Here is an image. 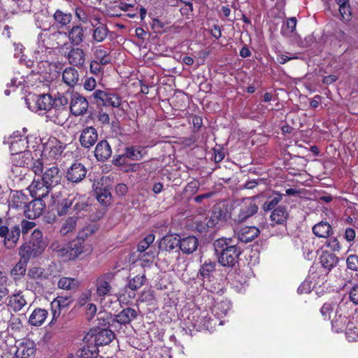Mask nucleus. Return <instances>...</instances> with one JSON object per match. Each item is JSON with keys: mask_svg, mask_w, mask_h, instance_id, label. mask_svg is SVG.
Instances as JSON below:
<instances>
[{"mask_svg": "<svg viewBox=\"0 0 358 358\" xmlns=\"http://www.w3.org/2000/svg\"><path fill=\"white\" fill-rule=\"evenodd\" d=\"M43 31L38 36L37 47L34 55L36 62H50L55 56V49L62 45V41L65 39L66 34L60 31L50 34L45 27L36 24Z\"/></svg>", "mask_w": 358, "mask_h": 358, "instance_id": "f257e3e1", "label": "nucleus"}, {"mask_svg": "<svg viewBox=\"0 0 358 358\" xmlns=\"http://www.w3.org/2000/svg\"><path fill=\"white\" fill-rule=\"evenodd\" d=\"M213 245L215 253L219 256V262L224 266H233L241 253L234 238H218Z\"/></svg>", "mask_w": 358, "mask_h": 358, "instance_id": "f03ea898", "label": "nucleus"}, {"mask_svg": "<svg viewBox=\"0 0 358 358\" xmlns=\"http://www.w3.org/2000/svg\"><path fill=\"white\" fill-rule=\"evenodd\" d=\"M46 246L47 243L43 238L42 232L38 229H35L31 234L30 241L20 246L19 255L29 259L42 254Z\"/></svg>", "mask_w": 358, "mask_h": 358, "instance_id": "7ed1b4c3", "label": "nucleus"}, {"mask_svg": "<svg viewBox=\"0 0 358 358\" xmlns=\"http://www.w3.org/2000/svg\"><path fill=\"white\" fill-rule=\"evenodd\" d=\"M219 321L211 318L208 310L199 308L192 309L187 316V324L197 330H210L214 328Z\"/></svg>", "mask_w": 358, "mask_h": 358, "instance_id": "20e7f679", "label": "nucleus"}, {"mask_svg": "<svg viewBox=\"0 0 358 358\" xmlns=\"http://www.w3.org/2000/svg\"><path fill=\"white\" fill-rule=\"evenodd\" d=\"M34 156L31 152L27 151L11 157V162L16 167L30 168L36 175H41L45 169L43 159H38L34 161Z\"/></svg>", "mask_w": 358, "mask_h": 358, "instance_id": "39448f33", "label": "nucleus"}, {"mask_svg": "<svg viewBox=\"0 0 358 358\" xmlns=\"http://www.w3.org/2000/svg\"><path fill=\"white\" fill-rule=\"evenodd\" d=\"M94 232V230L93 227L89 226L83 229V230L79 233L78 238L71 243L69 251L70 259H76L81 254L88 255L92 252V245L87 243L84 238L89 235H92Z\"/></svg>", "mask_w": 358, "mask_h": 358, "instance_id": "423d86ee", "label": "nucleus"}, {"mask_svg": "<svg viewBox=\"0 0 358 358\" xmlns=\"http://www.w3.org/2000/svg\"><path fill=\"white\" fill-rule=\"evenodd\" d=\"M27 108L38 114H46L52 104V98L50 95L43 94H29L25 99Z\"/></svg>", "mask_w": 358, "mask_h": 358, "instance_id": "0eeeda50", "label": "nucleus"}, {"mask_svg": "<svg viewBox=\"0 0 358 358\" xmlns=\"http://www.w3.org/2000/svg\"><path fill=\"white\" fill-rule=\"evenodd\" d=\"M115 273L108 271L99 275L95 282V291L96 296L103 300L106 296L111 294L113 291L112 282L114 281Z\"/></svg>", "mask_w": 358, "mask_h": 358, "instance_id": "6e6552de", "label": "nucleus"}, {"mask_svg": "<svg viewBox=\"0 0 358 358\" xmlns=\"http://www.w3.org/2000/svg\"><path fill=\"white\" fill-rule=\"evenodd\" d=\"M65 148V145L55 138H52L44 145L43 150L41 151H35L34 156L37 157L38 155L43 159L49 158L50 159H56L61 155Z\"/></svg>", "mask_w": 358, "mask_h": 358, "instance_id": "1a4fd4ad", "label": "nucleus"}, {"mask_svg": "<svg viewBox=\"0 0 358 358\" xmlns=\"http://www.w3.org/2000/svg\"><path fill=\"white\" fill-rule=\"evenodd\" d=\"M91 97L97 105L106 107L118 108L122 103V99L118 94L101 90H96Z\"/></svg>", "mask_w": 358, "mask_h": 358, "instance_id": "9d476101", "label": "nucleus"}, {"mask_svg": "<svg viewBox=\"0 0 358 358\" xmlns=\"http://www.w3.org/2000/svg\"><path fill=\"white\" fill-rule=\"evenodd\" d=\"M238 220L244 222L248 218L257 213L258 206L255 202V197L243 199L238 205Z\"/></svg>", "mask_w": 358, "mask_h": 358, "instance_id": "9b49d317", "label": "nucleus"}, {"mask_svg": "<svg viewBox=\"0 0 358 358\" xmlns=\"http://www.w3.org/2000/svg\"><path fill=\"white\" fill-rule=\"evenodd\" d=\"M20 236L19 225H14L10 229L7 226L0 227V237L3 238V245L8 249H12L17 245Z\"/></svg>", "mask_w": 358, "mask_h": 358, "instance_id": "f8f14e48", "label": "nucleus"}, {"mask_svg": "<svg viewBox=\"0 0 358 358\" xmlns=\"http://www.w3.org/2000/svg\"><path fill=\"white\" fill-rule=\"evenodd\" d=\"M89 103L87 99L78 93L71 94L70 102L71 113L75 116L82 115L88 109Z\"/></svg>", "mask_w": 358, "mask_h": 358, "instance_id": "ddd939ff", "label": "nucleus"}, {"mask_svg": "<svg viewBox=\"0 0 358 358\" xmlns=\"http://www.w3.org/2000/svg\"><path fill=\"white\" fill-rule=\"evenodd\" d=\"M41 179L51 189L59 184L62 179V173L57 166L45 167Z\"/></svg>", "mask_w": 358, "mask_h": 358, "instance_id": "4468645a", "label": "nucleus"}, {"mask_svg": "<svg viewBox=\"0 0 358 358\" xmlns=\"http://www.w3.org/2000/svg\"><path fill=\"white\" fill-rule=\"evenodd\" d=\"M48 120L58 125H63L69 117L67 108H59L52 105L46 113Z\"/></svg>", "mask_w": 358, "mask_h": 358, "instance_id": "2eb2a0df", "label": "nucleus"}, {"mask_svg": "<svg viewBox=\"0 0 358 358\" xmlns=\"http://www.w3.org/2000/svg\"><path fill=\"white\" fill-rule=\"evenodd\" d=\"M45 203L42 199H34L32 201L24 206V214L30 220L38 217L45 209Z\"/></svg>", "mask_w": 358, "mask_h": 358, "instance_id": "dca6fc26", "label": "nucleus"}, {"mask_svg": "<svg viewBox=\"0 0 358 358\" xmlns=\"http://www.w3.org/2000/svg\"><path fill=\"white\" fill-rule=\"evenodd\" d=\"M28 189L33 198L42 199L48 194L50 188L38 178L33 180L31 184L29 186Z\"/></svg>", "mask_w": 358, "mask_h": 358, "instance_id": "f3484780", "label": "nucleus"}, {"mask_svg": "<svg viewBox=\"0 0 358 358\" xmlns=\"http://www.w3.org/2000/svg\"><path fill=\"white\" fill-rule=\"evenodd\" d=\"M98 139L97 131L93 127H87L81 131L79 141L81 145L85 148L92 147Z\"/></svg>", "mask_w": 358, "mask_h": 358, "instance_id": "a211bd4d", "label": "nucleus"}, {"mask_svg": "<svg viewBox=\"0 0 358 358\" xmlns=\"http://www.w3.org/2000/svg\"><path fill=\"white\" fill-rule=\"evenodd\" d=\"M36 352V345L30 339H24L17 347L15 355L18 358H32Z\"/></svg>", "mask_w": 358, "mask_h": 358, "instance_id": "6ab92c4d", "label": "nucleus"}, {"mask_svg": "<svg viewBox=\"0 0 358 358\" xmlns=\"http://www.w3.org/2000/svg\"><path fill=\"white\" fill-rule=\"evenodd\" d=\"M28 141L26 136H19L13 134L10 137V151L11 157L18 153L27 152Z\"/></svg>", "mask_w": 358, "mask_h": 358, "instance_id": "aec40b11", "label": "nucleus"}, {"mask_svg": "<svg viewBox=\"0 0 358 358\" xmlns=\"http://www.w3.org/2000/svg\"><path fill=\"white\" fill-rule=\"evenodd\" d=\"M86 173L87 169L81 163H75L68 169L66 178L72 182H79L84 179Z\"/></svg>", "mask_w": 358, "mask_h": 358, "instance_id": "412c9836", "label": "nucleus"}, {"mask_svg": "<svg viewBox=\"0 0 358 358\" xmlns=\"http://www.w3.org/2000/svg\"><path fill=\"white\" fill-rule=\"evenodd\" d=\"M71 301L69 296H59L51 302L50 307L52 315L51 323L59 317L61 309L68 307Z\"/></svg>", "mask_w": 358, "mask_h": 358, "instance_id": "4be33fe9", "label": "nucleus"}, {"mask_svg": "<svg viewBox=\"0 0 358 358\" xmlns=\"http://www.w3.org/2000/svg\"><path fill=\"white\" fill-rule=\"evenodd\" d=\"M179 248L183 254L190 255L194 252L199 246V240L194 236H188L179 239Z\"/></svg>", "mask_w": 358, "mask_h": 358, "instance_id": "5701e85b", "label": "nucleus"}, {"mask_svg": "<svg viewBox=\"0 0 358 358\" xmlns=\"http://www.w3.org/2000/svg\"><path fill=\"white\" fill-rule=\"evenodd\" d=\"M27 305L26 296L22 291L15 292L9 297L8 306L15 313L21 310Z\"/></svg>", "mask_w": 358, "mask_h": 358, "instance_id": "b1692460", "label": "nucleus"}, {"mask_svg": "<svg viewBox=\"0 0 358 358\" xmlns=\"http://www.w3.org/2000/svg\"><path fill=\"white\" fill-rule=\"evenodd\" d=\"M259 234V230L255 227H241L236 234V239L243 243H249Z\"/></svg>", "mask_w": 358, "mask_h": 358, "instance_id": "393cba45", "label": "nucleus"}, {"mask_svg": "<svg viewBox=\"0 0 358 358\" xmlns=\"http://www.w3.org/2000/svg\"><path fill=\"white\" fill-rule=\"evenodd\" d=\"M112 154L111 148L107 141H99L94 150V157L98 161L104 162L107 160Z\"/></svg>", "mask_w": 358, "mask_h": 358, "instance_id": "a878e982", "label": "nucleus"}, {"mask_svg": "<svg viewBox=\"0 0 358 358\" xmlns=\"http://www.w3.org/2000/svg\"><path fill=\"white\" fill-rule=\"evenodd\" d=\"M227 213L224 212L220 207H215L210 217L208 218L206 225L208 228L217 227L220 223L224 222Z\"/></svg>", "mask_w": 358, "mask_h": 358, "instance_id": "bb28decb", "label": "nucleus"}, {"mask_svg": "<svg viewBox=\"0 0 358 358\" xmlns=\"http://www.w3.org/2000/svg\"><path fill=\"white\" fill-rule=\"evenodd\" d=\"M94 59L99 62L102 65H107L111 62V56L108 48L102 46H94L92 48Z\"/></svg>", "mask_w": 358, "mask_h": 358, "instance_id": "cd10ccee", "label": "nucleus"}, {"mask_svg": "<svg viewBox=\"0 0 358 358\" xmlns=\"http://www.w3.org/2000/svg\"><path fill=\"white\" fill-rule=\"evenodd\" d=\"M53 204L56 206L57 213L59 215H63L68 212L69 208L72 207L73 199L71 194L67 198L60 200L59 196H52Z\"/></svg>", "mask_w": 358, "mask_h": 358, "instance_id": "c85d7f7f", "label": "nucleus"}, {"mask_svg": "<svg viewBox=\"0 0 358 358\" xmlns=\"http://www.w3.org/2000/svg\"><path fill=\"white\" fill-rule=\"evenodd\" d=\"M27 276L38 286H43L44 281L48 278V275L45 273V269L38 266L30 268L28 271Z\"/></svg>", "mask_w": 358, "mask_h": 358, "instance_id": "c756f323", "label": "nucleus"}, {"mask_svg": "<svg viewBox=\"0 0 358 358\" xmlns=\"http://www.w3.org/2000/svg\"><path fill=\"white\" fill-rule=\"evenodd\" d=\"M231 303L227 299L217 300L212 308V313L218 320L220 317L225 316L227 314L228 311L231 309Z\"/></svg>", "mask_w": 358, "mask_h": 358, "instance_id": "7c9ffc66", "label": "nucleus"}, {"mask_svg": "<svg viewBox=\"0 0 358 358\" xmlns=\"http://www.w3.org/2000/svg\"><path fill=\"white\" fill-rule=\"evenodd\" d=\"M69 63L76 66H82L85 62V57L83 50L79 48H73L68 53L67 56Z\"/></svg>", "mask_w": 358, "mask_h": 358, "instance_id": "2f4dec72", "label": "nucleus"}, {"mask_svg": "<svg viewBox=\"0 0 358 358\" xmlns=\"http://www.w3.org/2000/svg\"><path fill=\"white\" fill-rule=\"evenodd\" d=\"M313 233L319 238H327L333 234V229L327 222L321 221L313 227Z\"/></svg>", "mask_w": 358, "mask_h": 358, "instance_id": "473e14b6", "label": "nucleus"}, {"mask_svg": "<svg viewBox=\"0 0 358 358\" xmlns=\"http://www.w3.org/2000/svg\"><path fill=\"white\" fill-rule=\"evenodd\" d=\"M114 336V333L111 330L107 329H101L94 335V345L96 347L98 345H108L113 341Z\"/></svg>", "mask_w": 358, "mask_h": 358, "instance_id": "72a5a7b5", "label": "nucleus"}, {"mask_svg": "<svg viewBox=\"0 0 358 358\" xmlns=\"http://www.w3.org/2000/svg\"><path fill=\"white\" fill-rule=\"evenodd\" d=\"M136 316L137 313L134 309L127 308L115 315V320L121 324H126L131 322Z\"/></svg>", "mask_w": 358, "mask_h": 358, "instance_id": "f704fd0d", "label": "nucleus"}, {"mask_svg": "<svg viewBox=\"0 0 358 358\" xmlns=\"http://www.w3.org/2000/svg\"><path fill=\"white\" fill-rule=\"evenodd\" d=\"M48 316V311L43 308H36L29 318V322L32 326H41Z\"/></svg>", "mask_w": 358, "mask_h": 358, "instance_id": "c9c22d12", "label": "nucleus"}, {"mask_svg": "<svg viewBox=\"0 0 358 358\" xmlns=\"http://www.w3.org/2000/svg\"><path fill=\"white\" fill-rule=\"evenodd\" d=\"M350 325H352V324L349 323L348 317L339 313L337 316H335L331 321L332 329L336 333L341 332L344 330L346 331Z\"/></svg>", "mask_w": 358, "mask_h": 358, "instance_id": "e433bc0d", "label": "nucleus"}, {"mask_svg": "<svg viewBox=\"0 0 358 358\" xmlns=\"http://www.w3.org/2000/svg\"><path fill=\"white\" fill-rule=\"evenodd\" d=\"M64 82L69 86H75L79 80V74L76 69L72 67L66 68L62 73Z\"/></svg>", "mask_w": 358, "mask_h": 358, "instance_id": "4c0bfd02", "label": "nucleus"}, {"mask_svg": "<svg viewBox=\"0 0 358 358\" xmlns=\"http://www.w3.org/2000/svg\"><path fill=\"white\" fill-rule=\"evenodd\" d=\"M179 238L176 236L167 235L161 239L159 247L162 250L170 251L179 246Z\"/></svg>", "mask_w": 358, "mask_h": 358, "instance_id": "58836bf2", "label": "nucleus"}, {"mask_svg": "<svg viewBox=\"0 0 358 358\" xmlns=\"http://www.w3.org/2000/svg\"><path fill=\"white\" fill-rule=\"evenodd\" d=\"M70 42L76 45L80 44L84 40V31L80 26H74L68 33Z\"/></svg>", "mask_w": 358, "mask_h": 358, "instance_id": "ea45409f", "label": "nucleus"}, {"mask_svg": "<svg viewBox=\"0 0 358 358\" xmlns=\"http://www.w3.org/2000/svg\"><path fill=\"white\" fill-rule=\"evenodd\" d=\"M95 20L97 21L96 24L92 22V25L95 27L93 31L92 38L94 41L101 43L106 38L108 30L105 24H100L97 26L99 22L97 19H95Z\"/></svg>", "mask_w": 358, "mask_h": 358, "instance_id": "a19ab883", "label": "nucleus"}, {"mask_svg": "<svg viewBox=\"0 0 358 358\" xmlns=\"http://www.w3.org/2000/svg\"><path fill=\"white\" fill-rule=\"evenodd\" d=\"M145 155V148L141 146H131L125 148L124 156L131 160H139Z\"/></svg>", "mask_w": 358, "mask_h": 358, "instance_id": "79ce46f5", "label": "nucleus"}, {"mask_svg": "<svg viewBox=\"0 0 358 358\" xmlns=\"http://www.w3.org/2000/svg\"><path fill=\"white\" fill-rule=\"evenodd\" d=\"M29 259L20 257L19 262L10 271V275L14 279H18L25 274L27 266Z\"/></svg>", "mask_w": 358, "mask_h": 358, "instance_id": "37998d69", "label": "nucleus"}, {"mask_svg": "<svg viewBox=\"0 0 358 358\" xmlns=\"http://www.w3.org/2000/svg\"><path fill=\"white\" fill-rule=\"evenodd\" d=\"M320 262L323 267L330 270L337 264L338 258L334 254L324 251L320 257Z\"/></svg>", "mask_w": 358, "mask_h": 358, "instance_id": "c03bdc74", "label": "nucleus"}, {"mask_svg": "<svg viewBox=\"0 0 358 358\" xmlns=\"http://www.w3.org/2000/svg\"><path fill=\"white\" fill-rule=\"evenodd\" d=\"M287 215L285 208L279 206L271 213L270 217L273 222L282 224L287 220Z\"/></svg>", "mask_w": 358, "mask_h": 358, "instance_id": "a18cd8bd", "label": "nucleus"}, {"mask_svg": "<svg viewBox=\"0 0 358 358\" xmlns=\"http://www.w3.org/2000/svg\"><path fill=\"white\" fill-rule=\"evenodd\" d=\"M320 312L324 320H330L332 315L337 316L338 314V306L335 303H325Z\"/></svg>", "mask_w": 358, "mask_h": 358, "instance_id": "49530a36", "label": "nucleus"}, {"mask_svg": "<svg viewBox=\"0 0 358 358\" xmlns=\"http://www.w3.org/2000/svg\"><path fill=\"white\" fill-rule=\"evenodd\" d=\"M95 194L98 201L103 206H108L110 203L111 194L106 188H96Z\"/></svg>", "mask_w": 358, "mask_h": 358, "instance_id": "de8ad7c7", "label": "nucleus"}, {"mask_svg": "<svg viewBox=\"0 0 358 358\" xmlns=\"http://www.w3.org/2000/svg\"><path fill=\"white\" fill-rule=\"evenodd\" d=\"M336 3L339 6V12L342 19L348 21L351 16V8L349 0H336Z\"/></svg>", "mask_w": 358, "mask_h": 358, "instance_id": "09e8293b", "label": "nucleus"}, {"mask_svg": "<svg viewBox=\"0 0 358 358\" xmlns=\"http://www.w3.org/2000/svg\"><path fill=\"white\" fill-rule=\"evenodd\" d=\"M77 225V218L76 217H71L66 219L63 223L60 229L62 235H66L69 233L73 232L76 230Z\"/></svg>", "mask_w": 358, "mask_h": 358, "instance_id": "8fccbe9b", "label": "nucleus"}, {"mask_svg": "<svg viewBox=\"0 0 358 358\" xmlns=\"http://www.w3.org/2000/svg\"><path fill=\"white\" fill-rule=\"evenodd\" d=\"M148 354L149 358H171L170 350L167 348H152Z\"/></svg>", "mask_w": 358, "mask_h": 358, "instance_id": "3c124183", "label": "nucleus"}, {"mask_svg": "<svg viewBox=\"0 0 358 358\" xmlns=\"http://www.w3.org/2000/svg\"><path fill=\"white\" fill-rule=\"evenodd\" d=\"M71 197L73 199V203H72V208L74 211L77 213L82 210H85L87 208V204L85 201L84 196L76 194H71Z\"/></svg>", "mask_w": 358, "mask_h": 358, "instance_id": "603ef678", "label": "nucleus"}, {"mask_svg": "<svg viewBox=\"0 0 358 358\" xmlns=\"http://www.w3.org/2000/svg\"><path fill=\"white\" fill-rule=\"evenodd\" d=\"M71 197L73 199V203H72V208L74 211L77 213L82 210H85L87 208V204L85 201L84 196L76 194H71Z\"/></svg>", "mask_w": 358, "mask_h": 358, "instance_id": "864d4df0", "label": "nucleus"}, {"mask_svg": "<svg viewBox=\"0 0 358 358\" xmlns=\"http://www.w3.org/2000/svg\"><path fill=\"white\" fill-rule=\"evenodd\" d=\"M99 354L98 348L94 345H85L80 352V358H96Z\"/></svg>", "mask_w": 358, "mask_h": 358, "instance_id": "5fc2aeb1", "label": "nucleus"}, {"mask_svg": "<svg viewBox=\"0 0 358 358\" xmlns=\"http://www.w3.org/2000/svg\"><path fill=\"white\" fill-rule=\"evenodd\" d=\"M54 19L61 26H66L71 21L72 15L69 13H64L60 10H57L54 14Z\"/></svg>", "mask_w": 358, "mask_h": 358, "instance_id": "6e6d98bb", "label": "nucleus"}, {"mask_svg": "<svg viewBox=\"0 0 358 358\" xmlns=\"http://www.w3.org/2000/svg\"><path fill=\"white\" fill-rule=\"evenodd\" d=\"M57 285L60 289H73L78 286V282L75 278L63 277L59 280Z\"/></svg>", "mask_w": 358, "mask_h": 358, "instance_id": "4d7b16f0", "label": "nucleus"}, {"mask_svg": "<svg viewBox=\"0 0 358 358\" xmlns=\"http://www.w3.org/2000/svg\"><path fill=\"white\" fill-rule=\"evenodd\" d=\"M296 18L293 17L288 18L287 23L283 24L281 28V34L285 36H289L291 34H293L296 30Z\"/></svg>", "mask_w": 358, "mask_h": 358, "instance_id": "13d9d810", "label": "nucleus"}, {"mask_svg": "<svg viewBox=\"0 0 358 358\" xmlns=\"http://www.w3.org/2000/svg\"><path fill=\"white\" fill-rule=\"evenodd\" d=\"M11 208H20L26 206V197L22 192H17L13 194L11 201L9 203Z\"/></svg>", "mask_w": 358, "mask_h": 358, "instance_id": "bf43d9fd", "label": "nucleus"}, {"mask_svg": "<svg viewBox=\"0 0 358 358\" xmlns=\"http://www.w3.org/2000/svg\"><path fill=\"white\" fill-rule=\"evenodd\" d=\"M215 262H206L200 268L199 273L203 278H209L212 273L215 271Z\"/></svg>", "mask_w": 358, "mask_h": 358, "instance_id": "052dcab7", "label": "nucleus"}, {"mask_svg": "<svg viewBox=\"0 0 358 358\" xmlns=\"http://www.w3.org/2000/svg\"><path fill=\"white\" fill-rule=\"evenodd\" d=\"M145 280L146 278L145 275H136L135 277L129 280L127 285L128 287L131 290H137L144 285Z\"/></svg>", "mask_w": 358, "mask_h": 358, "instance_id": "680f3d73", "label": "nucleus"}, {"mask_svg": "<svg viewBox=\"0 0 358 358\" xmlns=\"http://www.w3.org/2000/svg\"><path fill=\"white\" fill-rule=\"evenodd\" d=\"M140 300L150 305L154 304L157 301L154 291L150 289L143 290L140 296Z\"/></svg>", "mask_w": 358, "mask_h": 358, "instance_id": "e2e57ef3", "label": "nucleus"}, {"mask_svg": "<svg viewBox=\"0 0 358 358\" xmlns=\"http://www.w3.org/2000/svg\"><path fill=\"white\" fill-rule=\"evenodd\" d=\"M282 195L275 194L273 196L270 197L264 203L263 208L264 210H271L274 208L277 204L281 201Z\"/></svg>", "mask_w": 358, "mask_h": 358, "instance_id": "0e129e2a", "label": "nucleus"}, {"mask_svg": "<svg viewBox=\"0 0 358 358\" xmlns=\"http://www.w3.org/2000/svg\"><path fill=\"white\" fill-rule=\"evenodd\" d=\"M155 241V235L152 234L147 235L144 239L139 242L138 245V251L145 252Z\"/></svg>", "mask_w": 358, "mask_h": 358, "instance_id": "69168bd1", "label": "nucleus"}, {"mask_svg": "<svg viewBox=\"0 0 358 358\" xmlns=\"http://www.w3.org/2000/svg\"><path fill=\"white\" fill-rule=\"evenodd\" d=\"M52 105L59 108H67L66 106L69 103V98L64 94H58L54 99H52Z\"/></svg>", "mask_w": 358, "mask_h": 358, "instance_id": "338daca9", "label": "nucleus"}, {"mask_svg": "<svg viewBox=\"0 0 358 358\" xmlns=\"http://www.w3.org/2000/svg\"><path fill=\"white\" fill-rule=\"evenodd\" d=\"M347 266L352 271H358V256L357 255H350L346 260Z\"/></svg>", "mask_w": 358, "mask_h": 358, "instance_id": "774afa93", "label": "nucleus"}]
</instances>
